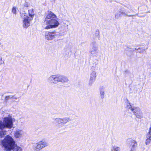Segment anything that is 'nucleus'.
Wrapping results in <instances>:
<instances>
[{
  "mask_svg": "<svg viewBox=\"0 0 151 151\" xmlns=\"http://www.w3.org/2000/svg\"><path fill=\"white\" fill-rule=\"evenodd\" d=\"M56 18V16L53 12L48 11L44 22L43 24L47 25L45 29H48L57 27L59 23Z\"/></svg>",
  "mask_w": 151,
  "mask_h": 151,
  "instance_id": "1",
  "label": "nucleus"
},
{
  "mask_svg": "<svg viewBox=\"0 0 151 151\" xmlns=\"http://www.w3.org/2000/svg\"><path fill=\"white\" fill-rule=\"evenodd\" d=\"M2 144L5 149L8 151L13 150L17 146L13 139L9 135L6 136L2 141Z\"/></svg>",
  "mask_w": 151,
  "mask_h": 151,
  "instance_id": "2",
  "label": "nucleus"
},
{
  "mask_svg": "<svg viewBox=\"0 0 151 151\" xmlns=\"http://www.w3.org/2000/svg\"><path fill=\"white\" fill-rule=\"evenodd\" d=\"M28 14L29 16L24 15V17L23 21V26L24 27L27 28L30 26L31 22L33 20L35 15L33 9L29 10Z\"/></svg>",
  "mask_w": 151,
  "mask_h": 151,
  "instance_id": "3",
  "label": "nucleus"
},
{
  "mask_svg": "<svg viewBox=\"0 0 151 151\" xmlns=\"http://www.w3.org/2000/svg\"><path fill=\"white\" fill-rule=\"evenodd\" d=\"M4 128L10 129L13 126V122L12 119L9 117H5L4 120Z\"/></svg>",
  "mask_w": 151,
  "mask_h": 151,
  "instance_id": "4",
  "label": "nucleus"
},
{
  "mask_svg": "<svg viewBox=\"0 0 151 151\" xmlns=\"http://www.w3.org/2000/svg\"><path fill=\"white\" fill-rule=\"evenodd\" d=\"M55 31L54 30L52 32H46L45 34V38L47 40H52L55 37Z\"/></svg>",
  "mask_w": 151,
  "mask_h": 151,
  "instance_id": "5",
  "label": "nucleus"
},
{
  "mask_svg": "<svg viewBox=\"0 0 151 151\" xmlns=\"http://www.w3.org/2000/svg\"><path fill=\"white\" fill-rule=\"evenodd\" d=\"M131 109L137 117L139 118L141 117L142 116V112L139 109L137 108H131Z\"/></svg>",
  "mask_w": 151,
  "mask_h": 151,
  "instance_id": "6",
  "label": "nucleus"
},
{
  "mask_svg": "<svg viewBox=\"0 0 151 151\" xmlns=\"http://www.w3.org/2000/svg\"><path fill=\"white\" fill-rule=\"evenodd\" d=\"M46 146L47 145L45 142L42 141H40L37 143V145L35 148L36 150H40Z\"/></svg>",
  "mask_w": 151,
  "mask_h": 151,
  "instance_id": "7",
  "label": "nucleus"
},
{
  "mask_svg": "<svg viewBox=\"0 0 151 151\" xmlns=\"http://www.w3.org/2000/svg\"><path fill=\"white\" fill-rule=\"evenodd\" d=\"M137 145V142L134 140H133L131 142V151H133L135 149Z\"/></svg>",
  "mask_w": 151,
  "mask_h": 151,
  "instance_id": "8",
  "label": "nucleus"
},
{
  "mask_svg": "<svg viewBox=\"0 0 151 151\" xmlns=\"http://www.w3.org/2000/svg\"><path fill=\"white\" fill-rule=\"evenodd\" d=\"M61 76L58 75H54L51 76L50 78L55 81L60 82Z\"/></svg>",
  "mask_w": 151,
  "mask_h": 151,
  "instance_id": "9",
  "label": "nucleus"
},
{
  "mask_svg": "<svg viewBox=\"0 0 151 151\" xmlns=\"http://www.w3.org/2000/svg\"><path fill=\"white\" fill-rule=\"evenodd\" d=\"M68 81V80L67 78L65 76H61L60 80V82L65 83L67 82Z\"/></svg>",
  "mask_w": 151,
  "mask_h": 151,
  "instance_id": "10",
  "label": "nucleus"
},
{
  "mask_svg": "<svg viewBox=\"0 0 151 151\" xmlns=\"http://www.w3.org/2000/svg\"><path fill=\"white\" fill-rule=\"evenodd\" d=\"M4 128V123L1 121H0V129H3Z\"/></svg>",
  "mask_w": 151,
  "mask_h": 151,
  "instance_id": "11",
  "label": "nucleus"
},
{
  "mask_svg": "<svg viewBox=\"0 0 151 151\" xmlns=\"http://www.w3.org/2000/svg\"><path fill=\"white\" fill-rule=\"evenodd\" d=\"M118 147H113L112 151H120Z\"/></svg>",
  "mask_w": 151,
  "mask_h": 151,
  "instance_id": "12",
  "label": "nucleus"
},
{
  "mask_svg": "<svg viewBox=\"0 0 151 151\" xmlns=\"http://www.w3.org/2000/svg\"><path fill=\"white\" fill-rule=\"evenodd\" d=\"M60 121L61 123L64 124L66 123L68 121V120L67 119L64 118L60 119Z\"/></svg>",
  "mask_w": 151,
  "mask_h": 151,
  "instance_id": "13",
  "label": "nucleus"
},
{
  "mask_svg": "<svg viewBox=\"0 0 151 151\" xmlns=\"http://www.w3.org/2000/svg\"><path fill=\"white\" fill-rule=\"evenodd\" d=\"M96 74L95 73H93V74L91 75V76L90 78V80H92L93 79H95L96 78Z\"/></svg>",
  "mask_w": 151,
  "mask_h": 151,
  "instance_id": "14",
  "label": "nucleus"
},
{
  "mask_svg": "<svg viewBox=\"0 0 151 151\" xmlns=\"http://www.w3.org/2000/svg\"><path fill=\"white\" fill-rule=\"evenodd\" d=\"M12 12L14 14L16 13V10L15 7H13L12 9Z\"/></svg>",
  "mask_w": 151,
  "mask_h": 151,
  "instance_id": "15",
  "label": "nucleus"
},
{
  "mask_svg": "<svg viewBox=\"0 0 151 151\" xmlns=\"http://www.w3.org/2000/svg\"><path fill=\"white\" fill-rule=\"evenodd\" d=\"M104 92H102V93H101V97L102 98H103L104 97Z\"/></svg>",
  "mask_w": 151,
  "mask_h": 151,
  "instance_id": "16",
  "label": "nucleus"
},
{
  "mask_svg": "<svg viewBox=\"0 0 151 151\" xmlns=\"http://www.w3.org/2000/svg\"><path fill=\"white\" fill-rule=\"evenodd\" d=\"M4 132L3 131H1L0 132V135L2 134H4Z\"/></svg>",
  "mask_w": 151,
  "mask_h": 151,
  "instance_id": "17",
  "label": "nucleus"
},
{
  "mask_svg": "<svg viewBox=\"0 0 151 151\" xmlns=\"http://www.w3.org/2000/svg\"><path fill=\"white\" fill-rule=\"evenodd\" d=\"M19 151H22V150L21 148L20 147H19Z\"/></svg>",
  "mask_w": 151,
  "mask_h": 151,
  "instance_id": "18",
  "label": "nucleus"
},
{
  "mask_svg": "<svg viewBox=\"0 0 151 151\" xmlns=\"http://www.w3.org/2000/svg\"><path fill=\"white\" fill-rule=\"evenodd\" d=\"M51 1H55V0H51Z\"/></svg>",
  "mask_w": 151,
  "mask_h": 151,
  "instance_id": "19",
  "label": "nucleus"
},
{
  "mask_svg": "<svg viewBox=\"0 0 151 151\" xmlns=\"http://www.w3.org/2000/svg\"><path fill=\"white\" fill-rule=\"evenodd\" d=\"M131 15H129V16H131Z\"/></svg>",
  "mask_w": 151,
  "mask_h": 151,
  "instance_id": "20",
  "label": "nucleus"
},
{
  "mask_svg": "<svg viewBox=\"0 0 151 151\" xmlns=\"http://www.w3.org/2000/svg\"><path fill=\"white\" fill-rule=\"evenodd\" d=\"M19 137L20 136V134H19Z\"/></svg>",
  "mask_w": 151,
  "mask_h": 151,
  "instance_id": "21",
  "label": "nucleus"
}]
</instances>
